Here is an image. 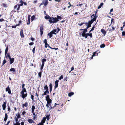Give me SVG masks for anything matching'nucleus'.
Wrapping results in <instances>:
<instances>
[{
	"mask_svg": "<svg viewBox=\"0 0 125 125\" xmlns=\"http://www.w3.org/2000/svg\"><path fill=\"white\" fill-rule=\"evenodd\" d=\"M55 18L51 17L49 21L51 23H55L57 22Z\"/></svg>",
	"mask_w": 125,
	"mask_h": 125,
	"instance_id": "obj_1",
	"label": "nucleus"
},
{
	"mask_svg": "<svg viewBox=\"0 0 125 125\" xmlns=\"http://www.w3.org/2000/svg\"><path fill=\"white\" fill-rule=\"evenodd\" d=\"M63 105V104H57L56 103H55L53 107H56L58 108H61L62 107V105Z\"/></svg>",
	"mask_w": 125,
	"mask_h": 125,
	"instance_id": "obj_2",
	"label": "nucleus"
},
{
	"mask_svg": "<svg viewBox=\"0 0 125 125\" xmlns=\"http://www.w3.org/2000/svg\"><path fill=\"white\" fill-rule=\"evenodd\" d=\"M43 25H41L40 28V33L41 36L42 35L43 33Z\"/></svg>",
	"mask_w": 125,
	"mask_h": 125,
	"instance_id": "obj_3",
	"label": "nucleus"
},
{
	"mask_svg": "<svg viewBox=\"0 0 125 125\" xmlns=\"http://www.w3.org/2000/svg\"><path fill=\"white\" fill-rule=\"evenodd\" d=\"M59 80H56L55 82V86L54 87V89H55L56 88H57L58 86V83L59 82Z\"/></svg>",
	"mask_w": 125,
	"mask_h": 125,
	"instance_id": "obj_4",
	"label": "nucleus"
},
{
	"mask_svg": "<svg viewBox=\"0 0 125 125\" xmlns=\"http://www.w3.org/2000/svg\"><path fill=\"white\" fill-rule=\"evenodd\" d=\"M6 92L8 91V93L10 94L11 93V91L10 88L8 86L7 87L6 89Z\"/></svg>",
	"mask_w": 125,
	"mask_h": 125,
	"instance_id": "obj_5",
	"label": "nucleus"
},
{
	"mask_svg": "<svg viewBox=\"0 0 125 125\" xmlns=\"http://www.w3.org/2000/svg\"><path fill=\"white\" fill-rule=\"evenodd\" d=\"M91 17L92 18H93V19L92 20H91L93 22H94V21H95L96 20V17L95 16H94V14L92 15L91 16Z\"/></svg>",
	"mask_w": 125,
	"mask_h": 125,
	"instance_id": "obj_6",
	"label": "nucleus"
},
{
	"mask_svg": "<svg viewBox=\"0 0 125 125\" xmlns=\"http://www.w3.org/2000/svg\"><path fill=\"white\" fill-rule=\"evenodd\" d=\"M21 93V94L22 97L23 99L26 97L27 96V93H26L25 94H24V93Z\"/></svg>",
	"mask_w": 125,
	"mask_h": 125,
	"instance_id": "obj_7",
	"label": "nucleus"
},
{
	"mask_svg": "<svg viewBox=\"0 0 125 125\" xmlns=\"http://www.w3.org/2000/svg\"><path fill=\"white\" fill-rule=\"evenodd\" d=\"M45 116H46V117H45L46 118V119H47V121H48L50 118V114H48L46 115H45Z\"/></svg>",
	"mask_w": 125,
	"mask_h": 125,
	"instance_id": "obj_8",
	"label": "nucleus"
},
{
	"mask_svg": "<svg viewBox=\"0 0 125 125\" xmlns=\"http://www.w3.org/2000/svg\"><path fill=\"white\" fill-rule=\"evenodd\" d=\"M28 106V103L27 102H26L24 104H22V107L23 108L24 107H26Z\"/></svg>",
	"mask_w": 125,
	"mask_h": 125,
	"instance_id": "obj_9",
	"label": "nucleus"
},
{
	"mask_svg": "<svg viewBox=\"0 0 125 125\" xmlns=\"http://www.w3.org/2000/svg\"><path fill=\"white\" fill-rule=\"evenodd\" d=\"M42 3L44 4V6L47 5L48 4V0H44Z\"/></svg>",
	"mask_w": 125,
	"mask_h": 125,
	"instance_id": "obj_10",
	"label": "nucleus"
},
{
	"mask_svg": "<svg viewBox=\"0 0 125 125\" xmlns=\"http://www.w3.org/2000/svg\"><path fill=\"white\" fill-rule=\"evenodd\" d=\"M6 103L5 102H4V103L2 105V107L3 109V110H5V109L6 107Z\"/></svg>",
	"mask_w": 125,
	"mask_h": 125,
	"instance_id": "obj_11",
	"label": "nucleus"
},
{
	"mask_svg": "<svg viewBox=\"0 0 125 125\" xmlns=\"http://www.w3.org/2000/svg\"><path fill=\"white\" fill-rule=\"evenodd\" d=\"M56 20L57 21V22L59 21V20H61L62 19V17L59 16L57 15V18H55Z\"/></svg>",
	"mask_w": 125,
	"mask_h": 125,
	"instance_id": "obj_12",
	"label": "nucleus"
},
{
	"mask_svg": "<svg viewBox=\"0 0 125 125\" xmlns=\"http://www.w3.org/2000/svg\"><path fill=\"white\" fill-rule=\"evenodd\" d=\"M23 3H21V4H17V5H16V6L15 7H17H17H18V8H17L19 10V8H20V6H22L23 5Z\"/></svg>",
	"mask_w": 125,
	"mask_h": 125,
	"instance_id": "obj_13",
	"label": "nucleus"
},
{
	"mask_svg": "<svg viewBox=\"0 0 125 125\" xmlns=\"http://www.w3.org/2000/svg\"><path fill=\"white\" fill-rule=\"evenodd\" d=\"M31 124L32 123H34L33 121L31 119H29L27 120Z\"/></svg>",
	"mask_w": 125,
	"mask_h": 125,
	"instance_id": "obj_14",
	"label": "nucleus"
},
{
	"mask_svg": "<svg viewBox=\"0 0 125 125\" xmlns=\"http://www.w3.org/2000/svg\"><path fill=\"white\" fill-rule=\"evenodd\" d=\"M10 61V64H11L13 63L14 61V58H11L9 59Z\"/></svg>",
	"mask_w": 125,
	"mask_h": 125,
	"instance_id": "obj_15",
	"label": "nucleus"
},
{
	"mask_svg": "<svg viewBox=\"0 0 125 125\" xmlns=\"http://www.w3.org/2000/svg\"><path fill=\"white\" fill-rule=\"evenodd\" d=\"M8 118V115L6 113L5 114V118L4 119V120L6 122Z\"/></svg>",
	"mask_w": 125,
	"mask_h": 125,
	"instance_id": "obj_16",
	"label": "nucleus"
},
{
	"mask_svg": "<svg viewBox=\"0 0 125 125\" xmlns=\"http://www.w3.org/2000/svg\"><path fill=\"white\" fill-rule=\"evenodd\" d=\"M49 87L50 89V92H51L52 90V84L51 83H50L49 84Z\"/></svg>",
	"mask_w": 125,
	"mask_h": 125,
	"instance_id": "obj_17",
	"label": "nucleus"
},
{
	"mask_svg": "<svg viewBox=\"0 0 125 125\" xmlns=\"http://www.w3.org/2000/svg\"><path fill=\"white\" fill-rule=\"evenodd\" d=\"M20 35L22 37H24V35L23 32V30H21L20 31Z\"/></svg>",
	"mask_w": 125,
	"mask_h": 125,
	"instance_id": "obj_18",
	"label": "nucleus"
},
{
	"mask_svg": "<svg viewBox=\"0 0 125 125\" xmlns=\"http://www.w3.org/2000/svg\"><path fill=\"white\" fill-rule=\"evenodd\" d=\"M52 34L53 33L51 31L48 34V35L50 37V38H51L52 36Z\"/></svg>",
	"mask_w": 125,
	"mask_h": 125,
	"instance_id": "obj_19",
	"label": "nucleus"
},
{
	"mask_svg": "<svg viewBox=\"0 0 125 125\" xmlns=\"http://www.w3.org/2000/svg\"><path fill=\"white\" fill-rule=\"evenodd\" d=\"M47 103L48 104H49L50 106L51 105V103L52 102V100L50 99L49 100H47Z\"/></svg>",
	"mask_w": 125,
	"mask_h": 125,
	"instance_id": "obj_20",
	"label": "nucleus"
},
{
	"mask_svg": "<svg viewBox=\"0 0 125 125\" xmlns=\"http://www.w3.org/2000/svg\"><path fill=\"white\" fill-rule=\"evenodd\" d=\"M53 33V34H56L57 33L56 32H57V30L56 29H54L52 30V31H51Z\"/></svg>",
	"mask_w": 125,
	"mask_h": 125,
	"instance_id": "obj_21",
	"label": "nucleus"
},
{
	"mask_svg": "<svg viewBox=\"0 0 125 125\" xmlns=\"http://www.w3.org/2000/svg\"><path fill=\"white\" fill-rule=\"evenodd\" d=\"M8 46H7L6 48V49H5V55H6L7 54V52H8Z\"/></svg>",
	"mask_w": 125,
	"mask_h": 125,
	"instance_id": "obj_22",
	"label": "nucleus"
},
{
	"mask_svg": "<svg viewBox=\"0 0 125 125\" xmlns=\"http://www.w3.org/2000/svg\"><path fill=\"white\" fill-rule=\"evenodd\" d=\"M83 33L82 34H86L85 33L87 31V29H83Z\"/></svg>",
	"mask_w": 125,
	"mask_h": 125,
	"instance_id": "obj_23",
	"label": "nucleus"
},
{
	"mask_svg": "<svg viewBox=\"0 0 125 125\" xmlns=\"http://www.w3.org/2000/svg\"><path fill=\"white\" fill-rule=\"evenodd\" d=\"M74 93L73 92L69 93L68 94V96L69 97H71L74 94Z\"/></svg>",
	"mask_w": 125,
	"mask_h": 125,
	"instance_id": "obj_24",
	"label": "nucleus"
},
{
	"mask_svg": "<svg viewBox=\"0 0 125 125\" xmlns=\"http://www.w3.org/2000/svg\"><path fill=\"white\" fill-rule=\"evenodd\" d=\"M43 42L44 43H45V45H47L48 46H49V45L47 43V40L46 39H45L44 41Z\"/></svg>",
	"mask_w": 125,
	"mask_h": 125,
	"instance_id": "obj_25",
	"label": "nucleus"
},
{
	"mask_svg": "<svg viewBox=\"0 0 125 125\" xmlns=\"http://www.w3.org/2000/svg\"><path fill=\"white\" fill-rule=\"evenodd\" d=\"M26 92V90L25 88H22V91L21 92V93H24V92Z\"/></svg>",
	"mask_w": 125,
	"mask_h": 125,
	"instance_id": "obj_26",
	"label": "nucleus"
},
{
	"mask_svg": "<svg viewBox=\"0 0 125 125\" xmlns=\"http://www.w3.org/2000/svg\"><path fill=\"white\" fill-rule=\"evenodd\" d=\"M13 124V125H20V123L19 122L14 123V122Z\"/></svg>",
	"mask_w": 125,
	"mask_h": 125,
	"instance_id": "obj_27",
	"label": "nucleus"
},
{
	"mask_svg": "<svg viewBox=\"0 0 125 125\" xmlns=\"http://www.w3.org/2000/svg\"><path fill=\"white\" fill-rule=\"evenodd\" d=\"M87 34H82V36L83 37H85V38H86L88 36L87 35Z\"/></svg>",
	"mask_w": 125,
	"mask_h": 125,
	"instance_id": "obj_28",
	"label": "nucleus"
},
{
	"mask_svg": "<svg viewBox=\"0 0 125 125\" xmlns=\"http://www.w3.org/2000/svg\"><path fill=\"white\" fill-rule=\"evenodd\" d=\"M46 120V118L45 117H43L42 120L41 121V122H42L43 123H44L45 122Z\"/></svg>",
	"mask_w": 125,
	"mask_h": 125,
	"instance_id": "obj_29",
	"label": "nucleus"
},
{
	"mask_svg": "<svg viewBox=\"0 0 125 125\" xmlns=\"http://www.w3.org/2000/svg\"><path fill=\"white\" fill-rule=\"evenodd\" d=\"M104 4V3H101L100 5L97 8L98 9H100L101 8V7L103 6Z\"/></svg>",
	"mask_w": 125,
	"mask_h": 125,
	"instance_id": "obj_30",
	"label": "nucleus"
},
{
	"mask_svg": "<svg viewBox=\"0 0 125 125\" xmlns=\"http://www.w3.org/2000/svg\"><path fill=\"white\" fill-rule=\"evenodd\" d=\"M35 109V106L34 105H32L31 108L32 112H33V111H34V110Z\"/></svg>",
	"mask_w": 125,
	"mask_h": 125,
	"instance_id": "obj_31",
	"label": "nucleus"
},
{
	"mask_svg": "<svg viewBox=\"0 0 125 125\" xmlns=\"http://www.w3.org/2000/svg\"><path fill=\"white\" fill-rule=\"evenodd\" d=\"M50 99V98L49 95H47L46 97V101Z\"/></svg>",
	"mask_w": 125,
	"mask_h": 125,
	"instance_id": "obj_32",
	"label": "nucleus"
},
{
	"mask_svg": "<svg viewBox=\"0 0 125 125\" xmlns=\"http://www.w3.org/2000/svg\"><path fill=\"white\" fill-rule=\"evenodd\" d=\"M44 62H42V64L41 65V70H42L43 68L44 65Z\"/></svg>",
	"mask_w": 125,
	"mask_h": 125,
	"instance_id": "obj_33",
	"label": "nucleus"
},
{
	"mask_svg": "<svg viewBox=\"0 0 125 125\" xmlns=\"http://www.w3.org/2000/svg\"><path fill=\"white\" fill-rule=\"evenodd\" d=\"M44 89L45 90H48V87L46 85L45 86H44Z\"/></svg>",
	"mask_w": 125,
	"mask_h": 125,
	"instance_id": "obj_34",
	"label": "nucleus"
},
{
	"mask_svg": "<svg viewBox=\"0 0 125 125\" xmlns=\"http://www.w3.org/2000/svg\"><path fill=\"white\" fill-rule=\"evenodd\" d=\"M93 21L91 20L89 21L88 22V24L89 25H91L93 23Z\"/></svg>",
	"mask_w": 125,
	"mask_h": 125,
	"instance_id": "obj_35",
	"label": "nucleus"
},
{
	"mask_svg": "<svg viewBox=\"0 0 125 125\" xmlns=\"http://www.w3.org/2000/svg\"><path fill=\"white\" fill-rule=\"evenodd\" d=\"M105 46V45L104 44H102L100 46L101 48H104Z\"/></svg>",
	"mask_w": 125,
	"mask_h": 125,
	"instance_id": "obj_36",
	"label": "nucleus"
},
{
	"mask_svg": "<svg viewBox=\"0 0 125 125\" xmlns=\"http://www.w3.org/2000/svg\"><path fill=\"white\" fill-rule=\"evenodd\" d=\"M21 115L20 114L18 113V114L17 115V117H16V118H19L20 117Z\"/></svg>",
	"mask_w": 125,
	"mask_h": 125,
	"instance_id": "obj_37",
	"label": "nucleus"
},
{
	"mask_svg": "<svg viewBox=\"0 0 125 125\" xmlns=\"http://www.w3.org/2000/svg\"><path fill=\"white\" fill-rule=\"evenodd\" d=\"M15 70L13 68H11L10 70V71L11 72H15Z\"/></svg>",
	"mask_w": 125,
	"mask_h": 125,
	"instance_id": "obj_38",
	"label": "nucleus"
},
{
	"mask_svg": "<svg viewBox=\"0 0 125 125\" xmlns=\"http://www.w3.org/2000/svg\"><path fill=\"white\" fill-rule=\"evenodd\" d=\"M8 57L9 59L10 58V53H8L7 54V55L6 56V57Z\"/></svg>",
	"mask_w": 125,
	"mask_h": 125,
	"instance_id": "obj_39",
	"label": "nucleus"
},
{
	"mask_svg": "<svg viewBox=\"0 0 125 125\" xmlns=\"http://www.w3.org/2000/svg\"><path fill=\"white\" fill-rule=\"evenodd\" d=\"M6 62V61L5 60H4L3 61V62L2 64V65H3L5 64Z\"/></svg>",
	"mask_w": 125,
	"mask_h": 125,
	"instance_id": "obj_40",
	"label": "nucleus"
},
{
	"mask_svg": "<svg viewBox=\"0 0 125 125\" xmlns=\"http://www.w3.org/2000/svg\"><path fill=\"white\" fill-rule=\"evenodd\" d=\"M35 18V16L34 15H33L31 17V20L33 21L34 19Z\"/></svg>",
	"mask_w": 125,
	"mask_h": 125,
	"instance_id": "obj_41",
	"label": "nucleus"
},
{
	"mask_svg": "<svg viewBox=\"0 0 125 125\" xmlns=\"http://www.w3.org/2000/svg\"><path fill=\"white\" fill-rule=\"evenodd\" d=\"M47 92H46V90L44 92V93L42 94V95L43 96L44 95H46L47 94Z\"/></svg>",
	"mask_w": 125,
	"mask_h": 125,
	"instance_id": "obj_42",
	"label": "nucleus"
},
{
	"mask_svg": "<svg viewBox=\"0 0 125 125\" xmlns=\"http://www.w3.org/2000/svg\"><path fill=\"white\" fill-rule=\"evenodd\" d=\"M94 26H93V27H92V29H91V30H90V31L89 32V33H90V32L92 31H93L94 30Z\"/></svg>",
	"mask_w": 125,
	"mask_h": 125,
	"instance_id": "obj_43",
	"label": "nucleus"
},
{
	"mask_svg": "<svg viewBox=\"0 0 125 125\" xmlns=\"http://www.w3.org/2000/svg\"><path fill=\"white\" fill-rule=\"evenodd\" d=\"M50 17H50L49 16H48V17L46 16L45 17V19H49V20L50 18Z\"/></svg>",
	"mask_w": 125,
	"mask_h": 125,
	"instance_id": "obj_44",
	"label": "nucleus"
},
{
	"mask_svg": "<svg viewBox=\"0 0 125 125\" xmlns=\"http://www.w3.org/2000/svg\"><path fill=\"white\" fill-rule=\"evenodd\" d=\"M46 59H43L42 60V62H43L44 63V62H46Z\"/></svg>",
	"mask_w": 125,
	"mask_h": 125,
	"instance_id": "obj_45",
	"label": "nucleus"
},
{
	"mask_svg": "<svg viewBox=\"0 0 125 125\" xmlns=\"http://www.w3.org/2000/svg\"><path fill=\"white\" fill-rule=\"evenodd\" d=\"M38 75H39V77L40 78H41V75H42L41 73V72H40L39 73H38Z\"/></svg>",
	"mask_w": 125,
	"mask_h": 125,
	"instance_id": "obj_46",
	"label": "nucleus"
},
{
	"mask_svg": "<svg viewBox=\"0 0 125 125\" xmlns=\"http://www.w3.org/2000/svg\"><path fill=\"white\" fill-rule=\"evenodd\" d=\"M15 121L16 122H19L18 121V118H16V116L15 117Z\"/></svg>",
	"mask_w": 125,
	"mask_h": 125,
	"instance_id": "obj_47",
	"label": "nucleus"
},
{
	"mask_svg": "<svg viewBox=\"0 0 125 125\" xmlns=\"http://www.w3.org/2000/svg\"><path fill=\"white\" fill-rule=\"evenodd\" d=\"M96 54H97H97H98L97 53H96L95 52H94L93 53V54L92 55H93V56H94L96 55Z\"/></svg>",
	"mask_w": 125,
	"mask_h": 125,
	"instance_id": "obj_48",
	"label": "nucleus"
},
{
	"mask_svg": "<svg viewBox=\"0 0 125 125\" xmlns=\"http://www.w3.org/2000/svg\"><path fill=\"white\" fill-rule=\"evenodd\" d=\"M49 47L51 49H54L55 50H57L58 49V48H52L50 47L49 46Z\"/></svg>",
	"mask_w": 125,
	"mask_h": 125,
	"instance_id": "obj_49",
	"label": "nucleus"
},
{
	"mask_svg": "<svg viewBox=\"0 0 125 125\" xmlns=\"http://www.w3.org/2000/svg\"><path fill=\"white\" fill-rule=\"evenodd\" d=\"M87 26V27L86 29H87V30L88 28H89L91 27V25H89V24Z\"/></svg>",
	"mask_w": 125,
	"mask_h": 125,
	"instance_id": "obj_50",
	"label": "nucleus"
},
{
	"mask_svg": "<svg viewBox=\"0 0 125 125\" xmlns=\"http://www.w3.org/2000/svg\"><path fill=\"white\" fill-rule=\"evenodd\" d=\"M35 47H34L32 49V51L33 53H35L34 51L35 49Z\"/></svg>",
	"mask_w": 125,
	"mask_h": 125,
	"instance_id": "obj_51",
	"label": "nucleus"
},
{
	"mask_svg": "<svg viewBox=\"0 0 125 125\" xmlns=\"http://www.w3.org/2000/svg\"><path fill=\"white\" fill-rule=\"evenodd\" d=\"M16 6V5H15L14 7V9H16L17 10H19L20 9V8H19V10H18V7H17H17H15Z\"/></svg>",
	"mask_w": 125,
	"mask_h": 125,
	"instance_id": "obj_52",
	"label": "nucleus"
},
{
	"mask_svg": "<svg viewBox=\"0 0 125 125\" xmlns=\"http://www.w3.org/2000/svg\"><path fill=\"white\" fill-rule=\"evenodd\" d=\"M31 99L32 100V101L34 100V96L32 95H31Z\"/></svg>",
	"mask_w": 125,
	"mask_h": 125,
	"instance_id": "obj_53",
	"label": "nucleus"
},
{
	"mask_svg": "<svg viewBox=\"0 0 125 125\" xmlns=\"http://www.w3.org/2000/svg\"><path fill=\"white\" fill-rule=\"evenodd\" d=\"M89 36H90L91 38H92V33H90L89 34Z\"/></svg>",
	"mask_w": 125,
	"mask_h": 125,
	"instance_id": "obj_54",
	"label": "nucleus"
},
{
	"mask_svg": "<svg viewBox=\"0 0 125 125\" xmlns=\"http://www.w3.org/2000/svg\"><path fill=\"white\" fill-rule=\"evenodd\" d=\"M8 111H9V113L10 112V108L9 106H8Z\"/></svg>",
	"mask_w": 125,
	"mask_h": 125,
	"instance_id": "obj_55",
	"label": "nucleus"
},
{
	"mask_svg": "<svg viewBox=\"0 0 125 125\" xmlns=\"http://www.w3.org/2000/svg\"><path fill=\"white\" fill-rule=\"evenodd\" d=\"M34 43L33 42H30L29 43V45H32Z\"/></svg>",
	"mask_w": 125,
	"mask_h": 125,
	"instance_id": "obj_56",
	"label": "nucleus"
},
{
	"mask_svg": "<svg viewBox=\"0 0 125 125\" xmlns=\"http://www.w3.org/2000/svg\"><path fill=\"white\" fill-rule=\"evenodd\" d=\"M39 125H43V123L42 122H41L39 123L38 124Z\"/></svg>",
	"mask_w": 125,
	"mask_h": 125,
	"instance_id": "obj_57",
	"label": "nucleus"
},
{
	"mask_svg": "<svg viewBox=\"0 0 125 125\" xmlns=\"http://www.w3.org/2000/svg\"><path fill=\"white\" fill-rule=\"evenodd\" d=\"M122 34L123 35H125V32L124 31H123L122 32Z\"/></svg>",
	"mask_w": 125,
	"mask_h": 125,
	"instance_id": "obj_58",
	"label": "nucleus"
},
{
	"mask_svg": "<svg viewBox=\"0 0 125 125\" xmlns=\"http://www.w3.org/2000/svg\"><path fill=\"white\" fill-rule=\"evenodd\" d=\"M101 31L102 32L104 33L105 32V31L104 29H102L101 30Z\"/></svg>",
	"mask_w": 125,
	"mask_h": 125,
	"instance_id": "obj_59",
	"label": "nucleus"
},
{
	"mask_svg": "<svg viewBox=\"0 0 125 125\" xmlns=\"http://www.w3.org/2000/svg\"><path fill=\"white\" fill-rule=\"evenodd\" d=\"M26 113V112H25L24 111H23L22 112V115H24V114H25Z\"/></svg>",
	"mask_w": 125,
	"mask_h": 125,
	"instance_id": "obj_60",
	"label": "nucleus"
},
{
	"mask_svg": "<svg viewBox=\"0 0 125 125\" xmlns=\"http://www.w3.org/2000/svg\"><path fill=\"white\" fill-rule=\"evenodd\" d=\"M21 125H24V123L23 122H22L21 124Z\"/></svg>",
	"mask_w": 125,
	"mask_h": 125,
	"instance_id": "obj_61",
	"label": "nucleus"
},
{
	"mask_svg": "<svg viewBox=\"0 0 125 125\" xmlns=\"http://www.w3.org/2000/svg\"><path fill=\"white\" fill-rule=\"evenodd\" d=\"M12 27V28H15L16 27V25L15 26H11Z\"/></svg>",
	"mask_w": 125,
	"mask_h": 125,
	"instance_id": "obj_62",
	"label": "nucleus"
},
{
	"mask_svg": "<svg viewBox=\"0 0 125 125\" xmlns=\"http://www.w3.org/2000/svg\"><path fill=\"white\" fill-rule=\"evenodd\" d=\"M57 29H58V30L57 31L56 33H57L60 30V29L58 28H57Z\"/></svg>",
	"mask_w": 125,
	"mask_h": 125,
	"instance_id": "obj_63",
	"label": "nucleus"
},
{
	"mask_svg": "<svg viewBox=\"0 0 125 125\" xmlns=\"http://www.w3.org/2000/svg\"><path fill=\"white\" fill-rule=\"evenodd\" d=\"M83 4H80L77 5V6H79L80 7H81Z\"/></svg>",
	"mask_w": 125,
	"mask_h": 125,
	"instance_id": "obj_64",
	"label": "nucleus"
}]
</instances>
